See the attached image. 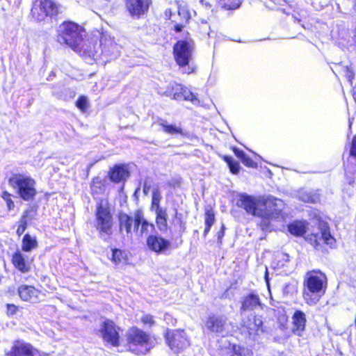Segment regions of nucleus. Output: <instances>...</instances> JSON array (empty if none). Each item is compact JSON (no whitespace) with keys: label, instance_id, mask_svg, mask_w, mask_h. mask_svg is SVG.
Here are the masks:
<instances>
[{"label":"nucleus","instance_id":"obj_45","mask_svg":"<svg viewBox=\"0 0 356 356\" xmlns=\"http://www.w3.org/2000/svg\"><path fill=\"white\" fill-rule=\"evenodd\" d=\"M241 161L247 167L254 168L256 166V163L252 160L251 158H250L247 155L243 157V159Z\"/></svg>","mask_w":356,"mask_h":356},{"label":"nucleus","instance_id":"obj_56","mask_svg":"<svg viewBox=\"0 0 356 356\" xmlns=\"http://www.w3.org/2000/svg\"><path fill=\"white\" fill-rule=\"evenodd\" d=\"M354 9L356 10V2L355 3V5H354Z\"/></svg>","mask_w":356,"mask_h":356},{"label":"nucleus","instance_id":"obj_29","mask_svg":"<svg viewBox=\"0 0 356 356\" xmlns=\"http://www.w3.org/2000/svg\"><path fill=\"white\" fill-rule=\"evenodd\" d=\"M38 242L35 237H32L29 234L24 235L22 239V250L24 252H29L36 248Z\"/></svg>","mask_w":356,"mask_h":356},{"label":"nucleus","instance_id":"obj_31","mask_svg":"<svg viewBox=\"0 0 356 356\" xmlns=\"http://www.w3.org/2000/svg\"><path fill=\"white\" fill-rule=\"evenodd\" d=\"M162 199V195L161 191L159 188H155L152 191V204H151V210L155 211L156 209L162 208L160 206V202Z\"/></svg>","mask_w":356,"mask_h":356},{"label":"nucleus","instance_id":"obj_24","mask_svg":"<svg viewBox=\"0 0 356 356\" xmlns=\"http://www.w3.org/2000/svg\"><path fill=\"white\" fill-rule=\"evenodd\" d=\"M108 184V180L106 177H96L92 179V193L93 195H104V193L106 189V186Z\"/></svg>","mask_w":356,"mask_h":356},{"label":"nucleus","instance_id":"obj_36","mask_svg":"<svg viewBox=\"0 0 356 356\" xmlns=\"http://www.w3.org/2000/svg\"><path fill=\"white\" fill-rule=\"evenodd\" d=\"M154 229V225L152 223H149L145 219L142 217V222L140 227V234L152 232Z\"/></svg>","mask_w":356,"mask_h":356},{"label":"nucleus","instance_id":"obj_28","mask_svg":"<svg viewBox=\"0 0 356 356\" xmlns=\"http://www.w3.org/2000/svg\"><path fill=\"white\" fill-rule=\"evenodd\" d=\"M298 196L300 200L308 203H316L319 200V195L310 191L301 190Z\"/></svg>","mask_w":356,"mask_h":356},{"label":"nucleus","instance_id":"obj_27","mask_svg":"<svg viewBox=\"0 0 356 356\" xmlns=\"http://www.w3.org/2000/svg\"><path fill=\"white\" fill-rule=\"evenodd\" d=\"M134 223V218L126 213L119 214L120 229H125L127 234H131V228Z\"/></svg>","mask_w":356,"mask_h":356},{"label":"nucleus","instance_id":"obj_34","mask_svg":"<svg viewBox=\"0 0 356 356\" xmlns=\"http://www.w3.org/2000/svg\"><path fill=\"white\" fill-rule=\"evenodd\" d=\"M341 72L349 82H352L354 79L355 73L351 66H342Z\"/></svg>","mask_w":356,"mask_h":356},{"label":"nucleus","instance_id":"obj_39","mask_svg":"<svg viewBox=\"0 0 356 356\" xmlns=\"http://www.w3.org/2000/svg\"><path fill=\"white\" fill-rule=\"evenodd\" d=\"M11 195L7 192H3L1 197L6 201L8 210H12L15 207V204L10 197Z\"/></svg>","mask_w":356,"mask_h":356},{"label":"nucleus","instance_id":"obj_32","mask_svg":"<svg viewBox=\"0 0 356 356\" xmlns=\"http://www.w3.org/2000/svg\"><path fill=\"white\" fill-rule=\"evenodd\" d=\"M112 261L115 264H121L126 262V254L124 252L118 249L112 250Z\"/></svg>","mask_w":356,"mask_h":356},{"label":"nucleus","instance_id":"obj_21","mask_svg":"<svg viewBox=\"0 0 356 356\" xmlns=\"http://www.w3.org/2000/svg\"><path fill=\"white\" fill-rule=\"evenodd\" d=\"M12 263L14 266L23 273H28L31 268V261L27 256L21 251L17 250L12 257Z\"/></svg>","mask_w":356,"mask_h":356},{"label":"nucleus","instance_id":"obj_11","mask_svg":"<svg viewBox=\"0 0 356 356\" xmlns=\"http://www.w3.org/2000/svg\"><path fill=\"white\" fill-rule=\"evenodd\" d=\"M206 326L211 332L221 337H226L229 334L227 318L223 315L210 316L207 318Z\"/></svg>","mask_w":356,"mask_h":356},{"label":"nucleus","instance_id":"obj_14","mask_svg":"<svg viewBox=\"0 0 356 356\" xmlns=\"http://www.w3.org/2000/svg\"><path fill=\"white\" fill-rule=\"evenodd\" d=\"M243 327L252 339L264 332L261 317L253 314L248 316V319L243 321Z\"/></svg>","mask_w":356,"mask_h":356},{"label":"nucleus","instance_id":"obj_37","mask_svg":"<svg viewBox=\"0 0 356 356\" xmlns=\"http://www.w3.org/2000/svg\"><path fill=\"white\" fill-rule=\"evenodd\" d=\"M35 214L36 211L33 207H30L24 212L21 219L28 222L29 220H31L35 218Z\"/></svg>","mask_w":356,"mask_h":356},{"label":"nucleus","instance_id":"obj_54","mask_svg":"<svg viewBox=\"0 0 356 356\" xmlns=\"http://www.w3.org/2000/svg\"><path fill=\"white\" fill-rule=\"evenodd\" d=\"M200 3L207 8H211V5L205 0H200Z\"/></svg>","mask_w":356,"mask_h":356},{"label":"nucleus","instance_id":"obj_20","mask_svg":"<svg viewBox=\"0 0 356 356\" xmlns=\"http://www.w3.org/2000/svg\"><path fill=\"white\" fill-rule=\"evenodd\" d=\"M109 179L114 183L124 181L129 177V171L127 165H115L108 173Z\"/></svg>","mask_w":356,"mask_h":356},{"label":"nucleus","instance_id":"obj_26","mask_svg":"<svg viewBox=\"0 0 356 356\" xmlns=\"http://www.w3.org/2000/svg\"><path fill=\"white\" fill-rule=\"evenodd\" d=\"M158 123L161 127H162L163 131L168 134L172 136L185 135L182 129L180 127H177L175 124H170L165 120L159 119Z\"/></svg>","mask_w":356,"mask_h":356},{"label":"nucleus","instance_id":"obj_49","mask_svg":"<svg viewBox=\"0 0 356 356\" xmlns=\"http://www.w3.org/2000/svg\"><path fill=\"white\" fill-rule=\"evenodd\" d=\"M234 152L235 155L240 159L241 160L244 157L246 154L243 151L238 149V148H234Z\"/></svg>","mask_w":356,"mask_h":356},{"label":"nucleus","instance_id":"obj_42","mask_svg":"<svg viewBox=\"0 0 356 356\" xmlns=\"http://www.w3.org/2000/svg\"><path fill=\"white\" fill-rule=\"evenodd\" d=\"M28 222L22 219L19 221V225L17 229V234L20 236L26 230Z\"/></svg>","mask_w":356,"mask_h":356},{"label":"nucleus","instance_id":"obj_50","mask_svg":"<svg viewBox=\"0 0 356 356\" xmlns=\"http://www.w3.org/2000/svg\"><path fill=\"white\" fill-rule=\"evenodd\" d=\"M8 313L10 314H14L16 313L17 307L14 305H8L7 306Z\"/></svg>","mask_w":356,"mask_h":356},{"label":"nucleus","instance_id":"obj_22","mask_svg":"<svg viewBox=\"0 0 356 356\" xmlns=\"http://www.w3.org/2000/svg\"><path fill=\"white\" fill-rule=\"evenodd\" d=\"M18 293L22 300L31 302L37 301L40 294V291L38 289L29 285L20 286L18 289Z\"/></svg>","mask_w":356,"mask_h":356},{"label":"nucleus","instance_id":"obj_46","mask_svg":"<svg viewBox=\"0 0 356 356\" xmlns=\"http://www.w3.org/2000/svg\"><path fill=\"white\" fill-rule=\"evenodd\" d=\"M152 188V181L149 179H146L143 184V193L145 195H147Z\"/></svg>","mask_w":356,"mask_h":356},{"label":"nucleus","instance_id":"obj_16","mask_svg":"<svg viewBox=\"0 0 356 356\" xmlns=\"http://www.w3.org/2000/svg\"><path fill=\"white\" fill-rule=\"evenodd\" d=\"M315 246L316 247L319 242L323 241L326 245L333 247L336 243L335 238L332 236L330 227L326 222L320 220L318 223V231L314 234Z\"/></svg>","mask_w":356,"mask_h":356},{"label":"nucleus","instance_id":"obj_47","mask_svg":"<svg viewBox=\"0 0 356 356\" xmlns=\"http://www.w3.org/2000/svg\"><path fill=\"white\" fill-rule=\"evenodd\" d=\"M141 321L144 323V324H147V325H149L150 326L151 325H153L154 324V321L153 319V316H151V315H145L142 317L141 318Z\"/></svg>","mask_w":356,"mask_h":356},{"label":"nucleus","instance_id":"obj_30","mask_svg":"<svg viewBox=\"0 0 356 356\" xmlns=\"http://www.w3.org/2000/svg\"><path fill=\"white\" fill-rule=\"evenodd\" d=\"M289 232L295 236H300L306 232L305 223L301 221H296L288 225Z\"/></svg>","mask_w":356,"mask_h":356},{"label":"nucleus","instance_id":"obj_10","mask_svg":"<svg viewBox=\"0 0 356 356\" xmlns=\"http://www.w3.org/2000/svg\"><path fill=\"white\" fill-rule=\"evenodd\" d=\"M163 95L167 97H172V99L177 101H190L193 104L197 105L200 103L196 95L189 90L186 87L176 82H171L167 86Z\"/></svg>","mask_w":356,"mask_h":356},{"label":"nucleus","instance_id":"obj_5","mask_svg":"<svg viewBox=\"0 0 356 356\" xmlns=\"http://www.w3.org/2000/svg\"><path fill=\"white\" fill-rule=\"evenodd\" d=\"M94 49L90 54L95 61L100 60L102 56H104L107 59H113L117 58L120 53L121 46L115 42L114 38L110 35L103 34L99 42H96L93 47Z\"/></svg>","mask_w":356,"mask_h":356},{"label":"nucleus","instance_id":"obj_19","mask_svg":"<svg viewBox=\"0 0 356 356\" xmlns=\"http://www.w3.org/2000/svg\"><path fill=\"white\" fill-rule=\"evenodd\" d=\"M264 305L261 302L258 294L250 293L245 296L241 302V311H252L264 308Z\"/></svg>","mask_w":356,"mask_h":356},{"label":"nucleus","instance_id":"obj_23","mask_svg":"<svg viewBox=\"0 0 356 356\" xmlns=\"http://www.w3.org/2000/svg\"><path fill=\"white\" fill-rule=\"evenodd\" d=\"M293 332L298 336H301L302 332L305 330L306 325L305 314L300 310L294 312L293 316Z\"/></svg>","mask_w":356,"mask_h":356},{"label":"nucleus","instance_id":"obj_2","mask_svg":"<svg viewBox=\"0 0 356 356\" xmlns=\"http://www.w3.org/2000/svg\"><path fill=\"white\" fill-rule=\"evenodd\" d=\"M57 40L60 44L70 47L81 56H87L89 44L84 26L72 21L63 22L58 28Z\"/></svg>","mask_w":356,"mask_h":356},{"label":"nucleus","instance_id":"obj_3","mask_svg":"<svg viewBox=\"0 0 356 356\" xmlns=\"http://www.w3.org/2000/svg\"><path fill=\"white\" fill-rule=\"evenodd\" d=\"M327 285L326 275L320 270L306 273L303 281L302 297L309 305H316L325 294Z\"/></svg>","mask_w":356,"mask_h":356},{"label":"nucleus","instance_id":"obj_17","mask_svg":"<svg viewBox=\"0 0 356 356\" xmlns=\"http://www.w3.org/2000/svg\"><path fill=\"white\" fill-rule=\"evenodd\" d=\"M152 0H126V7L132 17H139L145 14Z\"/></svg>","mask_w":356,"mask_h":356},{"label":"nucleus","instance_id":"obj_1","mask_svg":"<svg viewBox=\"0 0 356 356\" xmlns=\"http://www.w3.org/2000/svg\"><path fill=\"white\" fill-rule=\"evenodd\" d=\"M237 205L243 208L248 213L261 218V227L262 229L268 230L269 220L279 218L282 216L284 202L280 199L270 197L261 204L257 198L241 194L237 201Z\"/></svg>","mask_w":356,"mask_h":356},{"label":"nucleus","instance_id":"obj_25","mask_svg":"<svg viewBox=\"0 0 356 356\" xmlns=\"http://www.w3.org/2000/svg\"><path fill=\"white\" fill-rule=\"evenodd\" d=\"M156 213V223L159 229L165 232L168 228L167 219L168 213L166 208H161L154 211Z\"/></svg>","mask_w":356,"mask_h":356},{"label":"nucleus","instance_id":"obj_43","mask_svg":"<svg viewBox=\"0 0 356 356\" xmlns=\"http://www.w3.org/2000/svg\"><path fill=\"white\" fill-rule=\"evenodd\" d=\"M178 14L184 20L185 23H187L191 18L190 13L185 8H179Z\"/></svg>","mask_w":356,"mask_h":356},{"label":"nucleus","instance_id":"obj_8","mask_svg":"<svg viewBox=\"0 0 356 356\" xmlns=\"http://www.w3.org/2000/svg\"><path fill=\"white\" fill-rule=\"evenodd\" d=\"M58 13V7L52 0H35L31 8V15L38 22L52 17Z\"/></svg>","mask_w":356,"mask_h":356},{"label":"nucleus","instance_id":"obj_48","mask_svg":"<svg viewBox=\"0 0 356 356\" xmlns=\"http://www.w3.org/2000/svg\"><path fill=\"white\" fill-rule=\"evenodd\" d=\"M350 155L356 159V136L352 140Z\"/></svg>","mask_w":356,"mask_h":356},{"label":"nucleus","instance_id":"obj_51","mask_svg":"<svg viewBox=\"0 0 356 356\" xmlns=\"http://www.w3.org/2000/svg\"><path fill=\"white\" fill-rule=\"evenodd\" d=\"M225 235V226L224 225H222L221 229L217 233L218 240L220 243L221 239Z\"/></svg>","mask_w":356,"mask_h":356},{"label":"nucleus","instance_id":"obj_12","mask_svg":"<svg viewBox=\"0 0 356 356\" xmlns=\"http://www.w3.org/2000/svg\"><path fill=\"white\" fill-rule=\"evenodd\" d=\"M165 339L169 347L175 352L184 348L188 344L184 331L168 330Z\"/></svg>","mask_w":356,"mask_h":356},{"label":"nucleus","instance_id":"obj_33","mask_svg":"<svg viewBox=\"0 0 356 356\" xmlns=\"http://www.w3.org/2000/svg\"><path fill=\"white\" fill-rule=\"evenodd\" d=\"M224 160L229 165L230 171L232 173L237 174L239 172L240 165L238 161H236L232 157L229 156H225Z\"/></svg>","mask_w":356,"mask_h":356},{"label":"nucleus","instance_id":"obj_53","mask_svg":"<svg viewBox=\"0 0 356 356\" xmlns=\"http://www.w3.org/2000/svg\"><path fill=\"white\" fill-rule=\"evenodd\" d=\"M212 226L205 225V229L204 231V236L206 237L209 232L210 231V229Z\"/></svg>","mask_w":356,"mask_h":356},{"label":"nucleus","instance_id":"obj_52","mask_svg":"<svg viewBox=\"0 0 356 356\" xmlns=\"http://www.w3.org/2000/svg\"><path fill=\"white\" fill-rule=\"evenodd\" d=\"M183 27H184V25L182 24H176L175 26V31L176 32H181L182 31Z\"/></svg>","mask_w":356,"mask_h":356},{"label":"nucleus","instance_id":"obj_9","mask_svg":"<svg viewBox=\"0 0 356 356\" xmlns=\"http://www.w3.org/2000/svg\"><path fill=\"white\" fill-rule=\"evenodd\" d=\"M127 337L129 348L133 351L145 353L149 350V337L142 330L132 327L127 332Z\"/></svg>","mask_w":356,"mask_h":356},{"label":"nucleus","instance_id":"obj_35","mask_svg":"<svg viewBox=\"0 0 356 356\" xmlns=\"http://www.w3.org/2000/svg\"><path fill=\"white\" fill-rule=\"evenodd\" d=\"M220 4L226 10H235L241 6V3L239 0H234L232 2L222 1Z\"/></svg>","mask_w":356,"mask_h":356},{"label":"nucleus","instance_id":"obj_41","mask_svg":"<svg viewBox=\"0 0 356 356\" xmlns=\"http://www.w3.org/2000/svg\"><path fill=\"white\" fill-rule=\"evenodd\" d=\"M214 222V213L212 210H207L205 213V225L212 226Z\"/></svg>","mask_w":356,"mask_h":356},{"label":"nucleus","instance_id":"obj_18","mask_svg":"<svg viewBox=\"0 0 356 356\" xmlns=\"http://www.w3.org/2000/svg\"><path fill=\"white\" fill-rule=\"evenodd\" d=\"M146 242L149 249L158 254L165 252L170 246V242L159 235H149Z\"/></svg>","mask_w":356,"mask_h":356},{"label":"nucleus","instance_id":"obj_13","mask_svg":"<svg viewBox=\"0 0 356 356\" xmlns=\"http://www.w3.org/2000/svg\"><path fill=\"white\" fill-rule=\"evenodd\" d=\"M8 356H40V352L24 341H15Z\"/></svg>","mask_w":356,"mask_h":356},{"label":"nucleus","instance_id":"obj_55","mask_svg":"<svg viewBox=\"0 0 356 356\" xmlns=\"http://www.w3.org/2000/svg\"><path fill=\"white\" fill-rule=\"evenodd\" d=\"M265 280H266V283L268 284V273L267 270L266 271V274H265Z\"/></svg>","mask_w":356,"mask_h":356},{"label":"nucleus","instance_id":"obj_44","mask_svg":"<svg viewBox=\"0 0 356 356\" xmlns=\"http://www.w3.org/2000/svg\"><path fill=\"white\" fill-rule=\"evenodd\" d=\"M142 222V216L139 213L136 214L134 219V231H138L139 229L140 225Z\"/></svg>","mask_w":356,"mask_h":356},{"label":"nucleus","instance_id":"obj_38","mask_svg":"<svg viewBox=\"0 0 356 356\" xmlns=\"http://www.w3.org/2000/svg\"><path fill=\"white\" fill-rule=\"evenodd\" d=\"M76 106L82 111L86 112L88 108V99L86 96H81L76 102Z\"/></svg>","mask_w":356,"mask_h":356},{"label":"nucleus","instance_id":"obj_7","mask_svg":"<svg viewBox=\"0 0 356 356\" xmlns=\"http://www.w3.org/2000/svg\"><path fill=\"white\" fill-rule=\"evenodd\" d=\"M173 51L175 60L183 73L191 74L194 72V66L190 65L193 52V44L191 42L177 41L174 45Z\"/></svg>","mask_w":356,"mask_h":356},{"label":"nucleus","instance_id":"obj_40","mask_svg":"<svg viewBox=\"0 0 356 356\" xmlns=\"http://www.w3.org/2000/svg\"><path fill=\"white\" fill-rule=\"evenodd\" d=\"M231 356H252V353L247 348L238 347L234 348V352Z\"/></svg>","mask_w":356,"mask_h":356},{"label":"nucleus","instance_id":"obj_4","mask_svg":"<svg viewBox=\"0 0 356 356\" xmlns=\"http://www.w3.org/2000/svg\"><path fill=\"white\" fill-rule=\"evenodd\" d=\"M113 216L110 205L106 197L97 200L95 211V226L99 232L100 238L108 241L113 234Z\"/></svg>","mask_w":356,"mask_h":356},{"label":"nucleus","instance_id":"obj_6","mask_svg":"<svg viewBox=\"0 0 356 356\" xmlns=\"http://www.w3.org/2000/svg\"><path fill=\"white\" fill-rule=\"evenodd\" d=\"M8 181L24 200H31L35 196V181L31 177L22 174H15L10 177Z\"/></svg>","mask_w":356,"mask_h":356},{"label":"nucleus","instance_id":"obj_15","mask_svg":"<svg viewBox=\"0 0 356 356\" xmlns=\"http://www.w3.org/2000/svg\"><path fill=\"white\" fill-rule=\"evenodd\" d=\"M118 330H119V327H116L113 321H104L101 330L104 340L113 346H118L120 338Z\"/></svg>","mask_w":356,"mask_h":356}]
</instances>
